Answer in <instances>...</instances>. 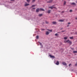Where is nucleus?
Returning a JSON list of instances; mask_svg holds the SVG:
<instances>
[{"label": "nucleus", "mask_w": 77, "mask_h": 77, "mask_svg": "<svg viewBox=\"0 0 77 77\" xmlns=\"http://www.w3.org/2000/svg\"><path fill=\"white\" fill-rule=\"evenodd\" d=\"M48 31H49V32H52V29H48Z\"/></svg>", "instance_id": "obj_17"}, {"label": "nucleus", "mask_w": 77, "mask_h": 77, "mask_svg": "<svg viewBox=\"0 0 77 77\" xmlns=\"http://www.w3.org/2000/svg\"><path fill=\"white\" fill-rule=\"evenodd\" d=\"M45 29H42V30H44Z\"/></svg>", "instance_id": "obj_35"}, {"label": "nucleus", "mask_w": 77, "mask_h": 77, "mask_svg": "<svg viewBox=\"0 0 77 77\" xmlns=\"http://www.w3.org/2000/svg\"><path fill=\"white\" fill-rule=\"evenodd\" d=\"M40 10L42 11H44V9H43L42 8H40Z\"/></svg>", "instance_id": "obj_14"}, {"label": "nucleus", "mask_w": 77, "mask_h": 77, "mask_svg": "<svg viewBox=\"0 0 77 77\" xmlns=\"http://www.w3.org/2000/svg\"><path fill=\"white\" fill-rule=\"evenodd\" d=\"M68 38L66 37H65L64 38V39H65V40H66V39H67Z\"/></svg>", "instance_id": "obj_19"}, {"label": "nucleus", "mask_w": 77, "mask_h": 77, "mask_svg": "<svg viewBox=\"0 0 77 77\" xmlns=\"http://www.w3.org/2000/svg\"><path fill=\"white\" fill-rule=\"evenodd\" d=\"M40 10V9L39 8H37L36 10V12H39V11Z\"/></svg>", "instance_id": "obj_9"}, {"label": "nucleus", "mask_w": 77, "mask_h": 77, "mask_svg": "<svg viewBox=\"0 0 77 77\" xmlns=\"http://www.w3.org/2000/svg\"><path fill=\"white\" fill-rule=\"evenodd\" d=\"M76 34H77V32H76Z\"/></svg>", "instance_id": "obj_40"}, {"label": "nucleus", "mask_w": 77, "mask_h": 77, "mask_svg": "<svg viewBox=\"0 0 77 77\" xmlns=\"http://www.w3.org/2000/svg\"><path fill=\"white\" fill-rule=\"evenodd\" d=\"M60 22H63L64 21V20H59Z\"/></svg>", "instance_id": "obj_7"}, {"label": "nucleus", "mask_w": 77, "mask_h": 77, "mask_svg": "<svg viewBox=\"0 0 77 77\" xmlns=\"http://www.w3.org/2000/svg\"><path fill=\"white\" fill-rule=\"evenodd\" d=\"M36 38L37 39H38V38H39V36H38V35H37L36 37Z\"/></svg>", "instance_id": "obj_23"}, {"label": "nucleus", "mask_w": 77, "mask_h": 77, "mask_svg": "<svg viewBox=\"0 0 77 77\" xmlns=\"http://www.w3.org/2000/svg\"><path fill=\"white\" fill-rule=\"evenodd\" d=\"M50 12H51V10H49L48 11V14H50Z\"/></svg>", "instance_id": "obj_12"}, {"label": "nucleus", "mask_w": 77, "mask_h": 77, "mask_svg": "<svg viewBox=\"0 0 77 77\" xmlns=\"http://www.w3.org/2000/svg\"><path fill=\"white\" fill-rule=\"evenodd\" d=\"M69 38H70V39H73V37H69Z\"/></svg>", "instance_id": "obj_22"}, {"label": "nucleus", "mask_w": 77, "mask_h": 77, "mask_svg": "<svg viewBox=\"0 0 77 77\" xmlns=\"http://www.w3.org/2000/svg\"><path fill=\"white\" fill-rule=\"evenodd\" d=\"M64 32V31H62L61 32Z\"/></svg>", "instance_id": "obj_36"}, {"label": "nucleus", "mask_w": 77, "mask_h": 77, "mask_svg": "<svg viewBox=\"0 0 77 77\" xmlns=\"http://www.w3.org/2000/svg\"><path fill=\"white\" fill-rule=\"evenodd\" d=\"M27 2L28 3H29L30 2V0H26Z\"/></svg>", "instance_id": "obj_20"}, {"label": "nucleus", "mask_w": 77, "mask_h": 77, "mask_svg": "<svg viewBox=\"0 0 77 77\" xmlns=\"http://www.w3.org/2000/svg\"><path fill=\"white\" fill-rule=\"evenodd\" d=\"M56 65H58L59 64V61H57V63H56Z\"/></svg>", "instance_id": "obj_8"}, {"label": "nucleus", "mask_w": 77, "mask_h": 77, "mask_svg": "<svg viewBox=\"0 0 77 77\" xmlns=\"http://www.w3.org/2000/svg\"><path fill=\"white\" fill-rule=\"evenodd\" d=\"M53 2V0H50L49 2H47V3H51Z\"/></svg>", "instance_id": "obj_5"}, {"label": "nucleus", "mask_w": 77, "mask_h": 77, "mask_svg": "<svg viewBox=\"0 0 77 77\" xmlns=\"http://www.w3.org/2000/svg\"><path fill=\"white\" fill-rule=\"evenodd\" d=\"M68 24H71V23H68Z\"/></svg>", "instance_id": "obj_32"}, {"label": "nucleus", "mask_w": 77, "mask_h": 77, "mask_svg": "<svg viewBox=\"0 0 77 77\" xmlns=\"http://www.w3.org/2000/svg\"><path fill=\"white\" fill-rule=\"evenodd\" d=\"M67 42L68 43H69L70 44H72L71 42L70 41H69V40H67Z\"/></svg>", "instance_id": "obj_1"}, {"label": "nucleus", "mask_w": 77, "mask_h": 77, "mask_svg": "<svg viewBox=\"0 0 77 77\" xmlns=\"http://www.w3.org/2000/svg\"><path fill=\"white\" fill-rule=\"evenodd\" d=\"M35 8H33L32 9V11H35Z\"/></svg>", "instance_id": "obj_18"}, {"label": "nucleus", "mask_w": 77, "mask_h": 77, "mask_svg": "<svg viewBox=\"0 0 77 77\" xmlns=\"http://www.w3.org/2000/svg\"><path fill=\"white\" fill-rule=\"evenodd\" d=\"M29 5V4H27V3H26L25 5V6H27Z\"/></svg>", "instance_id": "obj_6"}, {"label": "nucleus", "mask_w": 77, "mask_h": 77, "mask_svg": "<svg viewBox=\"0 0 77 77\" xmlns=\"http://www.w3.org/2000/svg\"><path fill=\"white\" fill-rule=\"evenodd\" d=\"M49 34V32L48 31H46V35H48Z\"/></svg>", "instance_id": "obj_11"}, {"label": "nucleus", "mask_w": 77, "mask_h": 77, "mask_svg": "<svg viewBox=\"0 0 77 77\" xmlns=\"http://www.w3.org/2000/svg\"><path fill=\"white\" fill-rule=\"evenodd\" d=\"M58 35V34H57L56 33L55 34V36H57Z\"/></svg>", "instance_id": "obj_26"}, {"label": "nucleus", "mask_w": 77, "mask_h": 77, "mask_svg": "<svg viewBox=\"0 0 77 77\" xmlns=\"http://www.w3.org/2000/svg\"><path fill=\"white\" fill-rule=\"evenodd\" d=\"M67 27H69V25H67Z\"/></svg>", "instance_id": "obj_39"}, {"label": "nucleus", "mask_w": 77, "mask_h": 77, "mask_svg": "<svg viewBox=\"0 0 77 77\" xmlns=\"http://www.w3.org/2000/svg\"><path fill=\"white\" fill-rule=\"evenodd\" d=\"M73 53H77V51H73Z\"/></svg>", "instance_id": "obj_16"}, {"label": "nucleus", "mask_w": 77, "mask_h": 77, "mask_svg": "<svg viewBox=\"0 0 77 77\" xmlns=\"http://www.w3.org/2000/svg\"><path fill=\"white\" fill-rule=\"evenodd\" d=\"M38 16H39V17H42V14H39L38 15Z\"/></svg>", "instance_id": "obj_15"}, {"label": "nucleus", "mask_w": 77, "mask_h": 77, "mask_svg": "<svg viewBox=\"0 0 77 77\" xmlns=\"http://www.w3.org/2000/svg\"><path fill=\"white\" fill-rule=\"evenodd\" d=\"M76 65H77V64H75V66H76Z\"/></svg>", "instance_id": "obj_37"}, {"label": "nucleus", "mask_w": 77, "mask_h": 77, "mask_svg": "<svg viewBox=\"0 0 77 77\" xmlns=\"http://www.w3.org/2000/svg\"><path fill=\"white\" fill-rule=\"evenodd\" d=\"M63 12H64V11H63L62 12V13H63Z\"/></svg>", "instance_id": "obj_33"}, {"label": "nucleus", "mask_w": 77, "mask_h": 77, "mask_svg": "<svg viewBox=\"0 0 77 77\" xmlns=\"http://www.w3.org/2000/svg\"><path fill=\"white\" fill-rule=\"evenodd\" d=\"M46 24H48V22L47 21H46Z\"/></svg>", "instance_id": "obj_29"}, {"label": "nucleus", "mask_w": 77, "mask_h": 77, "mask_svg": "<svg viewBox=\"0 0 77 77\" xmlns=\"http://www.w3.org/2000/svg\"><path fill=\"white\" fill-rule=\"evenodd\" d=\"M62 64H63V65H64V66H66V65H67L66 63L65 62H63L62 63Z\"/></svg>", "instance_id": "obj_2"}, {"label": "nucleus", "mask_w": 77, "mask_h": 77, "mask_svg": "<svg viewBox=\"0 0 77 77\" xmlns=\"http://www.w3.org/2000/svg\"><path fill=\"white\" fill-rule=\"evenodd\" d=\"M67 40L64 41V43H66V42H67Z\"/></svg>", "instance_id": "obj_24"}, {"label": "nucleus", "mask_w": 77, "mask_h": 77, "mask_svg": "<svg viewBox=\"0 0 77 77\" xmlns=\"http://www.w3.org/2000/svg\"><path fill=\"white\" fill-rule=\"evenodd\" d=\"M35 6L36 5H33L32 6V8H33V7H35Z\"/></svg>", "instance_id": "obj_21"}, {"label": "nucleus", "mask_w": 77, "mask_h": 77, "mask_svg": "<svg viewBox=\"0 0 77 77\" xmlns=\"http://www.w3.org/2000/svg\"><path fill=\"white\" fill-rule=\"evenodd\" d=\"M11 0V1H14V0Z\"/></svg>", "instance_id": "obj_34"}, {"label": "nucleus", "mask_w": 77, "mask_h": 77, "mask_svg": "<svg viewBox=\"0 0 77 77\" xmlns=\"http://www.w3.org/2000/svg\"><path fill=\"white\" fill-rule=\"evenodd\" d=\"M76 3H77V2H76Z\"/></svg>", "instance_id": "obj_41"}, {"label": "nucleus", "mask_w": 77, "mask_h": 77, "mask_svg": "<svg viewBox=\"0 0 77 77\" xmlns=\"http://www.w3.org/2000/svg\"><path fill=\"white\" fill-rule=\"evenodd\" d=\"M66 4V2L64 1V5H65Z\"/></svg>", "instance_id": "obj_25"}, {"label": "nucleus", "mask_w": 77, "mask_h": 77, "mask_svg": "<svg viewBox=\"0 0 77 77\" xmlns=\"http://www.w3.org/2000/svg\"><path fill=\"white\" fill-rule=\"evenodd\" d=\"M49 8H50V9H53V8H56V7H49Z\"/></svg>", "instance_id": "obj_4"}, {"label": "nucleus", "mask_w": 77, "mask_h": 77, "mask_svg": "<svg viewBox=\"0 0 77 77\" xmlns=\"http://www.w3.org/2000/svg\"><path fill=\"white\" fill-rule=\"evenodd\" d=\"M52 24H57V23L56 22H52Z\"/></svg>", "instance_id": "obj_10"}, {"label": "nucleus", "mask_w": 77, "mask_h": 77, "mask_svg": "<svg viewBox=\"0 0 77 77\" xmlns=\"http://www.w3.org/2000/svg\"><path fill=\"white\" fill-rule=\"evenodd\" d=\"M70 65H71V63L69 64V66H70Z\"/></svg>", "instance_id": "obj_28"}, {"label": "nucleus", "mask_w": 77, "mask_h": 77, "mask_svg": "<svg viewBox=\"0 0 77 77\" xmlns=\"http://www.w3.org/2000/svg\"><path fill=\"white\" fill-rule=\"evenodd\" d=\"M39 44H40V45H42V44L40 42Z\"/></svg>", "instance_id": "obj_30"}, {"label": "nucleus", "mask_w": 77, "mask_h": 77, "mask_svg": "<svg viewBox=\"0 0 77 77\" xmlns=\"http://www.w3.org/2000/svg\"><path fill=\"white\" fill-rule=\"evenodd\" d=\"M75 19H76V20H77V18H75Z\"/></svg>", "instance_id": "obj_38"}, {"label": "nucleus", "mask_w": 77, "mask_h": 77, "mask_svg": "<svg viewBox=\"0 0 77 77\" xmlns=\"http://www.w3.org/2000/svg\"><path fill=\"white\" fill-rule=\"evenodd\" d=\"M72 10H70V12H72Z\"/></svg>", "instance_id": "obj_31"}, {"label": "nucleus", "mask_w": 77, "mask_h": 77, "mask_svg": "<svg viewBox=\"0 0 77 77\" xmlns=\"http://www.w3.org/2000/svg\"><path fill=\"white\" fill-rule=\"evenodd\" d=\"M35 0H32V2H35Z\"/></svg>", "instance_id": "obj_27"}, {"label": "nucleus", "mask_w": 77, "mask_h": 77, "mask_svg": "<svg viewBox=\"0 0 77 77\" xmlns=\"http://www.w3.org/2000/svg\"><path fill=\"white\" fill-rule=\"evenodd\" d=\"M71 5H76L75 3L74 2H73L71 3Z\"/></svg>", "instance_id": "obj_13"}, {"label": "nucleus", "mask_w": 77, "mask_h": 77, "mask_svg": "<svg viewBox=\"0 0 77 77\" xmlns=\"http://www.w3.org/2000/svg\"><path fill=\"white\" fill-rule=\"evenodd\" d=\"M49 56H50L51 58H55V56H52L51 55H49Z\"/></svg>", "instance_id": "obj_3"}]
</instances>
